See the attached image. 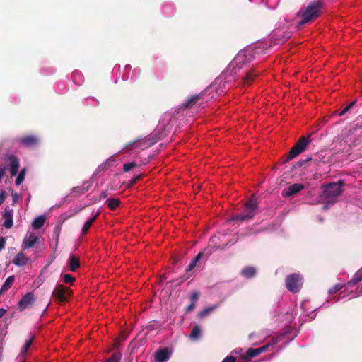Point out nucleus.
I'll use <instances>...</instances> for the list:
<instances>
[{"instance_id": "nucleus-6", "label": "nucleus", "mask_w": 362, "mask_h": 362, "mask_svg": "<svg viewBox=\"0 0 362 362\" xmlns=\"http://www.w3.org/2000/svg\"><path fill=\"white\" fill-rule=\"evenodd\" d=\"M71 290L62 284L57 285L52 292V297L60 303L67 301L68 297L71 295Z\"/></svg>"}, {"instance_id": "nucleus-18", "label": "nucleus", "mask_w": 362, "mask_h": 362, "mask_svg": "<svg viewBox=\"0 0 362 362\" xmlns=\"http://www.w3.org/2000/svg\"><path fill=\"white\" fill-rule=\"evenodd\" d=\"M256 273L255 267L252 266L245 267L240 272V274L247 279L253 278L256 275Z\"/></svg>"}, {"instance_id": "nucleus-56", "label": "nucleus", "mask_w": 362, "mask_h": 362, "mask_svg": "<svg viewBox=\"0 0 362 362\" xmlns=\"http://www.w3.org/2000/svg\"><path fill=\"white\" fill-rule=\"evenodd\" d=\"M359 293L362 295V287L361 288V289L359 291Z\"/></svg>"}, {"instance_id": "nucleus-39", "label": "nucleus", "mask_w": 362, "mask_h": 362, "mask_svg": "<svg viewBox=\"0 0 362 362\" xmlns=\"http://www.w3.org/2000/svg\"><path fill=\"white\" fill-rule=\"evenodd\" d=\"M310 160H312V158H310V157H308L305 159H300L298 161V163H296V165L303 166V165H305V163H307L308 161H310Z\"/></svg>"}, {"instance_id": "nucleus-4", "label": "nucleus", "mask_w": 362, "mask_h": 362, "mask_svg": "<svg viewBox=\"0 0 362 362\" xmlns=\"http://www.w3.org/2000/svg\"><path fill=\"white\" fill-rule=\"evenodd\" d=\"M310 137V135L301 136L288 152L286 161H289L303 153L311 142Z\"/></svg>"}, {"instance_id": "nucleus-30", "label": "nucleus", "mask_w": 362, "mask_h": 362, "mask_svg": "<svg viewBox=\"0 0 362 362\" xmlns=\"http://www.w3.org/2000/svg\"><path fill=\"white\" fill-rule=\"evenodd\" d=\"M127 336L128 333L126 330H121L118 339L115 337V349H116L117 343L124 341L127 338Z\"/></svg>"}, {"instance_id": "nucleus-32", "label": "nucleus", "mask_w": 362, "mask_h": 362, "mask_svg": "<svg viewBox=\"0 0 362 362\" xmlns=\"http://www.w3.org/2000/svg\"><path fill=\"white\" fill-rule=\"evenodd\" d=\"M25 173H26L25 168H23L21 170L20 173L18 174V177L16 179V184L17 185H19L20 184H21L23 182V180L25 179Z\"/></svg>"}, {"instance_id": "nucleus-52", "label": "nucleus", "mask_w": 362, "mask_h": 362, "mask_svg": "<svg viewBox=\"0 0 362 362\" xmlns=\"http://www.w3.org/2000/svg\"><path fill=\"white\" fill-rule=\"evenodd\" d=\"M120 205V201L119 199L115 198V209L116 207L119 206Z\"/></svg>"}, {"instance_id": "nucleus-5", "label": "nucleus", "mask_w": 362, "mask_h": 362, "mask_svg": "<svg viewBox=\"0 0 362 362\" xmlns=\"http://www.w3.org/2000/svg\"><path fill=\"white\" fill-rule=\"evenodd\" d=\"M303 286L302 277L298 274H291L286 278V286L292 293L298 292Z\"/></svg>"}, {"instance_id": "nucleus-42", "label": "nucleus", "mask_w": 362, "mask_h": 362, "mask_svg": "<svg viewBox=\"0 0 362 362\" xmlns=\"http://www.w3.org/2000/svg\"><path fill=\"white\" fill-rule=\"evenodd\" d=\"M142 177L141 175H138L134 177H132L130 180H129V184L131 185H134L141 177Z\"/></svg>"}, {"instance_id": "nucleus-2", "label": "nucleus", "mask_w": 362, "mask_h": 362, "mask_svg": "<svg viewBox=\"0 0 362 362\" xmlns=\"http://www.w3.org/2000/svg\"><path fill=\"white\" fill-rule=\"evenodd\" d=\"M259 203L255 195H252L244 204L243 213L233 216L230 221H238L240 222L247 221L253 218L258 211Z\"/></svg>"}, {"instance_id": "nucleus-36", "label": "nucleus", "mask_w": 362, "mask_h": 362, "mask_svg": "<svg viewBox=\"0 0 362 362\" xmlns=\"http://www.w3.org/2000/svg\"><path fill=\"white\" fill-rule=\"evenodd\" d=\"M342 286L339 284H336L335 286H334L332 288H330L329 290V293L330 294H333V293H337V291H339L341 288H342Z\"/></svg>"}, {"instance_id": "nucleus-48", "label": "nucleus", "mask_w": 362, "mask_h": 362, "mask_svg": "<svg viewBox=\"0 0 362 362\" xmlns=\"http://www.w3.org/2000/svg\"><path fill=\"white\" fill-rule=\"evenodd\" d=\"M196 263L193 261H192L190 262V264H189V266L187 267V268L186 269V271L187 272H189V271H192L195 267H196Z\"/></svg>"}, {"instance_id": "nucleus-54", "label": "nucleus", "mask_w": 362, "mask_h": 362, "mask_svg": "<svg viewBox=\"0 0 362 362\" xmlns=\"http://www.w3.org/2000/svg\"><path fill=\"white\" fill-rule=\"evenodd\" d=\"M237 240H238V239L236 238V239H235V240H233V241H232V240H230L227 244H231V245H233V244H234L235 243H236V242H237Z\"/></svg>"}, {"instance_id": "nucleus-9", "label": "nucleus", "mask_w": 362, "mask_h": 362, "mask_svg": "<svg viewBox=\"0 0 362 362\" xmlns=\"http://www.w3.org/2000/svg\"><path fill=\"white\" fill-rule=\"evenodd\" d=\"M250 62V59L247 57L245 52H240L235 57L230 63V66L233 68L242 67L243 66L247 64Z\"/></svg>"}, {"instance_id": "nucleus-16", "label": "nucleus", "mask_w": 362, "mask_h": 362, "mask_svg": "<svg viewBox=\"0 0 362 362\" xmlns=\"http://www.w3.org/2000/svg\"><path fill=\"white\" fill-rule=\"evenodd\" d=\"M3 218L4 220V226L9 229L13 226V210L11 209H5L4 214H3Z\"/></svg>"}, {"instance_id": "nucleus-40", "label": "nucleus", "mask_w": 362, "mask_h": 362, "mask_svg": "<svg viewBox=\"0 0 362 362\" xmlns=\"http://www.w3.org/2000/svg\"><path fill=\"white\" fill-rule=\"evenodd\" d=\"M11 195H12L13 204L14 205L20 199V195L17 192H12Z\"/></svg>"}, {"instance_id": "nucleus-17", "label": "nucleus", "mask_w": 362, "mask_h": 362, "mask_svg": "<svg viewBox=\"0 0 362 362\" xmlns=\"http://www.w3.org/2000/svg\"><path fill=\"white\" fill-rule=\"evenodd\" d=\"M28 260L29 258L21 251L16 255L12 262L16 266L22 267L27 264Z\"/></svg>"}, {"instance_id": "nucleus-37", "label": "nucleus", "mask_w": 362, "mask_h": 362, "mask_svg": "<svg viewBox=\"0 0 362 362\" xmlns=\"http://www.w3.org/2000/svg\"><path fill=\"white\" fill-rule=\"evenodd\" d=\"M199 297V292L195 291V292L192 293L190 295V296H189L191 303H195L196 301L198 300Z\"/></svg>"}, {"instance_id": "nucleus-49", "label": "nucleus", "mask_w": 362, "mask_h": 362, "mask_svg": "<svg viewBox=\"0 0 362 362\" xmlns=\"http://www.w3.org/2000/svg\"><path fill=\"white\" fill-rule=\"evenodd\" d=\"M6 244V240L4 238H0V251L4 248Z\"/></svg>"}, {"instance_id": "nucleus-14", "label": "nucleus", "mask_w": 362, "mask_h": 362, "mask_svg": "<svg viewBox=\"0 0 362 362\" xmlns=\"http://www.w3.org/2000/svg\"><path fill=\"white\" fill-rule=\"evenodd\" d=\"M169 358L170 352L168 348L159 349L155 353L156 362H167Z\"/></svg>"}, {"instance_id": "nucleus-34", "label": "nucleus", "mask_w": 362, "mask_h": 362, "mask_svg": "<svg viewBox=\"0 0 362 362\" xmlns=\"http://www.w3.org/2000/svg\"><path fill=\"white\" fill-rule=\"evenodd\" d=\"M136 166H137V164L135 162L127 163L124 164L123 170L124 172H127Z\"/></svg>"}, {"instance_id": "nucleus-13", "label": "nucleus", "mask_w": 362, "mask_h": 362, "mask_svg": "<svg viewBox=\"0 0 362 362\" xmlns=\"http://www.w3.org/2000/svg\"><path fill=\"white\" fill-rule=\"evenodd\" d=\"M7 159L8 160L9 164H10L9 170H10L11 175L12 177H13V176L16 175L18 173L19 165H20L19 160L16 156H15L13 155L7 156Z\"/></svg>"}, {"instance_id": "nucleus-55", "label": "nucleus", "mask_w": 362, "mask_h": 362, "mask_svg": "<svg viewBox=\"0 0 362 362\" xmlns=\"http://www.w3.org/2000/svg\"><path fill=\"white\" fill-rule=\"evenodd\" d=\"M290 37V35H288L285 39L282 40L283 42H286L288 38Z\"/></svg>"}, {"instance_id": "nucleus-35", "label": "nucleus", "mask_w": 362, "mask_h": 362, "mask_svg": "<svg viewBox=\"0 0 362 362\" xmlns=\"http://www.w3.org/2000/svg\"><path fill=\"white\" fill-rule=\"evenodd\" d=\"M63 281L65 284H72L75 281V278L69 274H64L63 275Z\"/></svg>"}, {"instance_id": "nucleus-19", "label": "nucleus", "mask_w": 362, "mask_h": 362, "mask_svg": "<svg viewBox=\"0 0 362 362\" xmlns=\"http://www.w3.org/2000/svg\"><path fill=\"white\" fill-rule=\"evenodd\" d=\"M68 264L72 272H76L81 266L79 259L75 255H71L69 257Z\"/></svg>"}, {"instance_id": "nucleus-10", "label": "nucleus", "mask_w": 362, "mask_h": 362, "mask_svg": "<svg viewBox=\"0 0 362 362\" xmlns=\"http://www.w3.org/2000/svg\"><path fill=\"white\" fill-rule=\"evenodd\" d=\"M204 92H201L199 94H196L192 95L189 98H187L182 105H180L181 110H186L190 107H192L199 100H201L204 95Z\"/></svg>"}, {"instance_id": "nucleus-28", "label": "nucleus", "mask_w": 362, "mask_h": 362, "mask_svg": "<svg viewBox=\"0 0 362 362\" xmlns=\"http://www.w3.org/2000/svg\"><path fill=\"white\" fill-rule=\"evenodd\" d=\"M257 76V74L254 73V71H250L247 73L245 76L243 78V81L244 86H250L255 77Z\"/></svg>"}, {"instance_id": "nucleus-3", "label": "nucleus", "mask_w": 362, "mask_h": 362, "mask_svg": "<svg viewBox=\"0 0 362 362\" xmlns=\"http://www.w3.org/2000/svg\"><path fill=\"white\" fill-rule=\"evenodd\" d=\"M343 185L344 182L341 180L324 185L322 192L323 198L334 202L336 198L341 194V187Z\"/></svg>"}, {"instance_id": "nucleus-12", "label": "nucleus", "mask_w": 362, "mask_h": 362, "mask_svg": "<svg viewBox=\"0 0 362 362\" xmlns=\"http://www.w3.org/2000/svg\"><path fill=\"white\" fill-rule=\"evenodd\" d=\"M93 182L91 181H86L81 186H77L71 189V195L73 197H79L91 187Z\"/></svg>"}, {"instance_id": "nucleus-43", "label": "nucleus", "mask_w": 362, "mask_h": 362, "mask_svg": "<svg viewBox=\"0 0 362 362\" xmlns=\"http://www.w3.org/2000/svg\"><path fill=\"white\" fill-rule=\"evenodd\" d=\"M122 358V354L115 350V362H119Z\"/></svg>"}, {"instance_id": "nucleus-8", "label": "nucleus", "mask_w": 362, "mask_h": 362, "mask_svg": "<svg viewBox=\"0 0 362 362\" xmlns=\"http://www.w3.org/2000/svg\"><path fill=\"white\" fill-rule=\"evenodd\" d=\"M35 302V296L33 292H28L25 294L18 303L20 310H24L28 308Z\"/></svg>"}, {"instance_id": "nucleus-15", "label": "nucleus", "mask_w": 362, "mask_h": 362, "mask_svg": "<svg viewBox=\"0 0 362 362\" xmlns=\"http://www.w3.org/2000/svg\"><path fill=\"white\" fill-rule=\"evenodd\" d=\"M38 240V237L35 235L34 234L27 235L23 242L22 247L23 249H28L34 247L37 241Z\"/></svg>"}, {"instance_id": "nucleus-41", "label": "nucleus", "mask_w": 362, "mask_h": 362, "mask_svg": "<svg viewBox=\"0 0 362 362\" xmlns=\"http://www.w3.org/2000/svg\"><path fill=\"white\" fill-rule=\"evenodd\" d=\"M6 198V193L4 190H1L0 192V206L4 203Z\"/></svg>"}, {"instance_id": "nucleus-51", "label": "nucleus", "mask_w": 362, "mask_h": 362, "mask_svg": "<svg viewBox=\"0 0 362 362\" xmlns=\"http://www.w3.org/2000/svg\"><path fill=\"white\" fill-rule=\"evenodd\" d=\"M100 362H113V354H112L107 358L101 360Z\"/></svg>"}, {"instance_id": "nucleus-26", "label": "nucleus", "mask_w": 362, "mask_h": 362, "mask_svg": "<svg viewBox=\"0 0 362 362\" xmlns=\"http://www.w3.org/2000/svg\"><path fill=\"white\" fill-rule=\"evenodd\" d=\"M214 251V248H209L206 247L204 249V250L199 252L197 255L193 259V262H194L196 264L197 262L199 261V259L204 255V254H206L207 257H209Z\"/></svg>"}, {"instance_id": "nucleus-11", "label": "nucleus", "mask_w": 362, "mask_h": 362, "mask_svg": "<svg viewBox=\"0 0 362 362\" xmlns=\"http://www.w3.org/2000/svg\"><path fill=\"white\" fill-rule=\"evenodd\" d=\"M304 188L303 185L299 183L293 184L288 187L285 188L282 191V196L284 197H288L293 196L298 193L300 190Z\"/></svg>"}, {"instance_id": "nucleus-20", "label": "nucleus", "mask_w": 362, "mask_h": 362, "mask_svg": "<svg viewBox=\"0 0 362 362\" xmlns=\"http://www.w3.org/2000/svg\"><path fill=\"white\" fill-rule=\"evenodd\" d=\"M98 216V213H96L95 215H93L90 219H88L84 224L81 230V235H86L92 224L95 222V221L97 219Z\"/></svg>"}, {"instance_id": "nucleus-47", "label": "nucleus", "mask_w": 362, "mask_h": 362, "mask_svg": "<svg viewBox=\"0 0 362 362\" xmlns=\"http://www.w3.org/2000/svg\"><path fill=\"white\" fill-rule=\"evenodd\" d=\"M107 204L110 210H113V198L110 197L107 200Z\"/></svg>"}, {"instance_id": "nucleus-29", "label": "nucleus", "mask_w": 362, "mask_h": 362, "mask_svg": "<svg viewBox=\"0 0 362 362\" xmlns=\"http://www.w3.org/2000/svg\"><path fill=\"white\" fill-rule=\"evenodd\" d=\"M361 281H362V267L355 273L352 279L349 282V284L354 286Z\"/></svg>"}, {"instance_id": "nucleus-21", "label": "nucleus", "mask_w": 362, "mask_h": 362, "mask_svg": "<svg viewBox=\"0 0 362 362\" xmlns=\"http://www.w3.org/2000/svg\"><path fill=\"white\" fill-rule=\"evenodd\" d=\"M15 277L14 276H8L4 284L2 285L1 288H0V295L8 291L12 286L13 283L14 282Z\"/></svg>"}, {"instance_id": "nucleus-38", "label": "nucleus", "mask_w": 362, "mask_h": 362, "mask_svg": "<svg viewBox=\"0 0 362 362\" xmlns=\"http://www.w3.org/2000/svg\"><path fill=\"white\" fill-rule=\"evenodd\" d=\"M140 141V139H136L134 141L129 143L127 146L129 147L130 149L133 148L134 146L139 147L141 144Z\"/></svg>"}, {"instance_id": "nucleus-53", "label": "nucleus", "mask_w": 362, "mask_h": 362, "mask_svg": "<svg viewBox=\"0 0 362 362\" xmlns=\"http://www.w3.org/2000/svg\"><path fill=\"white\" fill-rule=\"evenodd\" d=\"M6 310L4 308H0V318L6 313Z\"/></svg>"}, {"instance_id": "nucleus-44", "label": "nucleus", "mask_w": 362, "mask_h": 362, "mask_svg": "<svg viewBox=\"0 0 362 362\" xmlns=\"http://www.w3.org/2000/svg\"><path fill=\"white\" fill-rule=\"evenodd\" d=\"M6 170V166L0 165V181L1 180L3 177L4 176Z\"/></svg>"}, {"instance_id": "nucleus-7", "label": "nucleus", "mask_w": 362, "mask_h": 362, "mask_svg": "<svg viewBox=\"0 0 362 362\" xmlns=\"http://www.w3.org/2000/svg\"><path fill=\"white\" fill-rule=\"evenodd\" d=\"M17 141L23 147L32 148L39 144L40 139L37 136L30 134L18 138Z\"/></svg>"}, {"instance_id": "nucleus-58", "label": "nucleus", "mask_w": 362, "mask_h": 362, "mask_svg": "<svg viewBox=\"0 0 362 362\" xmlns=\"http://www.w3.org/2000/svg\"><path fill=\"white\" fill-rule=\"evenodd\" d=\"M23 362V361H22Z\"/></svg>"}, {"instance_id": "nucleus-57", "label": "nucleus", "mask_w": 362, "mask_h": 362, "mask_svg": "<svg viewBox=\"0 0 362 362\" xmlns=\"http://www.w3.org/2000/svg\"><path fill=\"white\" fill-rule=\"evenodd\" d=\"M103 196L104 198H105L107 195H106V194L103 193Z\"/></svg>"}, {"instance_id": "nucleus-25", "label": "nucleus", "mask_w": 362, "mask_h": 362, "mask_svg": "<svg viewBox=\"0 0 362 362\" xmlns=\"http://www.w3.org/2000/svg\"><path fill=\"white\" fill-rule=\"evenodd\" d=\"M217 308V305L206 308L199 313L198 316L200 318H204L207 317L210 313H211L214 310H215Z\"/></svg>"}, {"instance_id": "nucleus-46", "label": "nucleus", "mask_w": 362, "mask_h": 362, "mask_svg": "<svg viewBox=\"0 0 362 362\" xmlns=\"http://www.w3.org/2000/svg\"><path fill=\"white\" fill-rule=\"evenodd\" d=\"M195 308V303H191L185 309L187 313L192 311Z\"/></svg>"}, {"instance_id": "nucleus-27", "label": "nucleus", "mask_w": 362, "mask_h": 362, "mask_svg": "<svg viewBox=\"0 0 362 362\" xmlns=\"http://www.w3.org/2000/svg\"><path fill=\"white\" fill-rule=\"evenodd\" d=\"M257 76V74L254 73V71H250L247 73L245 76L243 78V81L244 86H250L255 77Z\"/></svg>"}, {"instance_id": "nucleus-22", "label": "nucleus", "mask_w": 362, "mask_h": 362, "mask_svg": "<svg viewBox=\"0 0 362 362\" xmlns=\"http://www.w3.org/2000/svg\"><path fill=\"white\" fill-rule=\"evenodd\" d=\"M258 355L259 354L257 349L250 348L247 350L246 354L245 356H242L240 358L242 361H248Z\"/></svg>"}, {"instance_id": "nucleus-45", "label": "nucleus", "mask_w": 362, "mask_h": 362, "mask_svg": "<svg viewBox=\"0 0 362 362\" xmlns=\"http://www.w3.org/2000/svg\"><path fill=\"white\" fill-rule=\"evenodd\" d=\"M222 362H235V358L231 356L226 357Z\"/></svg>"}, {"instance_id": "nucleus-23", "label": "nucleus", "mask_w": 362, "mask_h": 362, "mask_svg": "<svg viewBox=\"0 0 362 362\" xmlns=\"http://www.w3.org/2000/svg\"><path fill=\"white\" fill-rule=\"evenodd\" d=\"M45 222V216H37L34 219L32 223V226L34 229H40L42 228Z\"/></svg>"}, {"instance_id": "nucleus-1", "label": "nucleus", "mask_w": 362, "mask_h": 362, "mask_svg": "<svg viewBox=\"0 0 362 362\" xmlns=\"http://www.w3.org/2000/svg\"><path fill=\"white\" fill-rule=\"evenodd\" d=\"M322 1L316 0L310 3L304 10H300L297 16L301 17V20L298 23V27L302 26L308 23L313 21L322 14Z\"/></svg>"}, {"instance_id": "nucleus-50", "label": "nucleus", "mask_w": 362, "mask_h": 362, "mask_svg": "<svg viewBox=\"0 0 362 362\" xmlns=\"http://www.w3.org/2000/svg\"><path fill=\"white\" fill-rule=\"evenodd\" d=\"M267 349V346H263L259 348H257L259 354H262V352L265 351Z\"/></svg>"}, {"instance_id": "nucleus-24", "label": "nucleus", "mask_w": 362, "mask_h": 362, "mask_svg": "<svg viewBox=\"0 0 362 362\" xmlns=\"http://www.w3.org/2000/svg\"><path fill=\"white\" fill-rule=\"evenodd\" d=\"M201 336L202 330L200 327L198 325L194 326L189 334L190 339L195 341L199 339L201 337Z\"/></svg>"}, {"instance_id": "nucleus-33", "label": "nucleus", "mask_w": 362, "mask_h": 362, "mask_svg": "<svg viewBox=\"0 0 362 362\" xmlns=\"http://www.w3.org/2000/svg\"><path fill=\"white\" fill-rule=\"evenodd\" d=\"M355 103H356V101L354 100L352 103H351L350 104H349L345 108H344L341 111H340L339 112V115L343 116L345 114H346L354 107Z\"/></svg>"}, {"instance_id": "nucleus-31", "label": "nucleus", "mask_w": 362, "mask_h": 362, "mask_svg": "<svg viewBox=\"0 0 362 362\" xmlns=\"http://www.w3.org/2000/svg\"><path fill=\"white\" fill-rule=\"evenodd\" d=\"M34 338H35L34 335H32V336L30 337V339H29V340H28V341L25 342V345L23 346V348H22V349H21V354L22 355H23V354H26V352L28 351V349H29V348L30 347V346H31V344H32V343H33V340H34Z\"/></svg>"}]
</instances>
